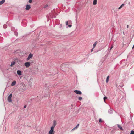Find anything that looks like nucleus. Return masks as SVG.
<instances>
[{
	"label": "nucleus",
	"mask_w": 134,
	"mask_h": 134,
	"mask_svg": "<svg viewBox=\"0 0 134 134\" xmlns=\"http://www.w3.org/2000/svg\"><path fill=\"white\" fill-rule=\"evenodd\" d=\"M122 62H123V61H120V64H121V63H122Z\"/></svg>",
	"instance_id": "nucleus-35"
},
{
	"label": "nucleus",
	"mask_w": 134,
	"mask_h": 134,
	"mask_svg": "<svg viewBox=\"0 0 134 134\" xmlns=\"http://www.w3.org/2000/svg\"><path fill=\"white\" fill-rule=\"evenodd\" d=\"M11 30L12 31H16V29L14 27H12L11 28Z\"/></svg>",
	"instance_id": "nucleus-18"
},
{
	"label": "nucleus",
	"mask_w": 134,
	"mask_h": 134,
	"mask_svg": "<svg viewBox=\"0 0 134 134\" xmlns=\"http://www.w3.org/2000/svg\"><path fill=\"white\" fill-rule=\"evenodd\" d=\"M16 84V82L15 81H14L12 82L11 84V85L12 86H14Z\"/></svg>",
	"instance_id": "nucleus-8"
},
{
	"label": "nucleus",
	"mask_w": 134,
	"mask_h": 134,
	"mask_svg": "<svg viewBox=\"0 0 134 134\" xmlns=\"http://www.w3.org/2000/svg\"><path fill=\"white\" fill-rule=\"evenodd\" d=\"M12 96V94H10L8 97V100L9 102H11L12 101L11 98Z\"/></svg>",
	"instance_id": "nucleus-4"
},
{
	"label": "nucleus",
	"mask_w": 134,
	"mask_h": 134,
	"mask_svg": "<svg viewBox=\"0 0 134 134\" xmlns=\"http://www.w3.org/2000/svg\"><path fill=\"white\" fill-rule=\"evenodd\" d=\"M97 0H93V5H96L97 3Z\"/></svg>",
	"instance_id": "nucleus-15"
},
{
	"label": "nucleus",
	"mask_w": 134,
	"mask_h": 134,
	"mask_svg": "<svg viewBox=\"0 0 134 134\" xmlns=\"http://www.w3.org/2000/svg\"><path fill=\"white\" fill-rule=\"evenodd\" d=\"M75 129H76V128H75H75H73L72 129V130H74Z\"/></svg>",
	"instance_id": "nucleus-33"
},
{
	"label": "nucleus",
	"mask_w": 134,
	"mask_h": 134,
	"mask_svg": "<svg viewBox=\"0 0 134 134\" xmlns=\"http://www.w3.org/2000/svg\"><path fill=\"white\" fill-rule=\"evenodd\" d=\"M107 98L106 97V96H105L104 97V98H103V99H104V101L105 102V100L107 99Z\"/></svg>",
	"instance_id": "nucleus-24"
},
{
	"label": "nucleus",
	"mask_w": 134,
	"mask_h": 134,
	"mask_svg": "<svg viewBox=\"0 0 134 134\" xmlns=\"http://www.w3.org/2000/svg\"><path fill=\"white\" fill-rule=\"evenodd\" d=\"M117 126L119 128H120V130H123V129L122 128L121 126L120 125H119V124H117Z\"/></svg>",
	"instance_id": "nucleus-11"
},
{
	"label": "nucleus",
	"mask_w": 134,
	"mask_h": 134,
	"mask_svg": "<svg viewBox=\"0 0 134 134\" xmlns=\"http://www.w3.org/2000/svg\"><path fill=\"white\" fill-rule=\"evenodd\" d=\"M109 76H107L106 79V83H107L109 81Z\"/></svg>",
	"instance_id": "nucleus-17"
},
{
	"label": "nucleus",
	"mask_w": 134,
	"mask_h": 134,
	"mask_svg": "<svg viewBox=\"0 0 134 134\" xmlns=\"http://www.w3.org/2000/svg\"><path fill=\"white\" fill-rule=\"evenodd\" d=\"M3 27L4 28H6L7 27V25H4Z\"/></svg>",
	"instance_id": "nucleus-21"
},
{
	"label": "nucleus",
	"mask_w": 134,
	"mask_h": 134,
	"mask_svg": "<svg viewBox=\"0 0 134 134\" xmlns=\"http://www.w3.org/2000/svg\"><path fill=\"white\" fill-rule=\"evenodd\" d=\"M102 122V120L100 118L99 119V122Z\"/></svg>",
	"instance_id": "nucleus-29"
},
{
	"label": "nucleus",
	"mask_w": 134,
	"mask_h": 134,
	"mask_svg": "<svg viewBox=\"0 0 134 134\" xmlns=\"http://www.w3.org/2000/svg\"><path fill=\"white\" fill-rule=\"evenodd\" d=\"M32 0H29V2L30 3H31L32 2Z\"/></svg>",
	"instance_id": "nucleus-31"
},
{
	"label": "nucleus",
	"mask_w": 134,
	"mask_h": 134,
	"mask_svg": "<svg viewBox=\"0 0 134 134\" xmlns=\"http://www.w3.org/2000/svg\"><path fill=\"white\" fill-rule=\"evenodd\" d=\"M51 14H52L51 13H49V16H50L49 17H50V18H53V16H52L51 15Z\"/></svg>",
	"instance_id": "nucleus-22"
},
{
	"label": "nucleus",
	"mask_w": 134,
	"mask_h": 134,
	"mask_svg": "<svg viewBox=\"0 0 134 134\" xmlns=\"http://www.w3.org/2000/svg\"><path fill=\"white\" fill-rule=\"evenodd\" d=\"M14 33L15 34V35L16 36H18V33L17 32H16V31H14Z\"/></svg>",
	"instance_id": "nucleus-20"
},
{
	"label": "nucleus",
	"mask_w": 134,
	"mask_h": 134,
	"mask_svg": "<svg viewBox=\"0 0 134 134\" xmlns=\"http://www.w3.org/2000/svg\"><path fill=\"white\" fill-rule=\"evenodd\" d=\"M120 86L121 87H122L123 86V83H121L120 84Z\"/></svg>",
	"instance_id": "nucleus-23"
},
{
	"label": "nucleus",
	"mask_w": 134,
	"mask_h": 134,
	"mask_svg": "<svg viewBox=\"0 0 134 134\" xmlns=\"http://www.w3.org/2000/svg\"><path fill=\"white\" fill-rule=\"evenodd\" d=\"M49 21V20H47V21Z\"/></svg>",
	"instance_id": "nucleus-37"
},
{
	"label": "nucleus",
	"mask_w": 134,
	"mask_h": 134,
	"mask_svg": "<svg viewBox=\"0 0 134 134\" xmlns=\"http://www.w3.org/2000/svg\"><path fill=\"white\" fill-rule=\"evenodd\" d=\"M128 27H129V25H127V28H128Z\"/></svg>",
	"instance_id": "nucleus-36"
},
{
	"label": "nucleus",
	"mask_w": 134,
	"mask_h": 134,
	"mask_svg": "<svg viewBox=\"0 0 134 134\" xmlns=\"http://www.w3.org/2000/svg\"><path fill=\"white\" fill-rule=\"evenodd\" d=\"M17 74L19 75L22 74L21 71L19 70H18L17 71Z\"/></svg>",
	"instance_id": "nucleus-9"
},
{
	"label": "nucleus",
	"mask_w": 134,
	"mask_h": 134,
	"mask_svg": "<svg viewBox=\"0 0 134 134\" xmlns=\"http://www.w3.org/2000/svg\"><path fill=\"white\" fill-rule=\"evenodd\" d=\"M130 134H134V131L133 130H132L131 131Z\"/></svg>",
	"instance_id": "nucleus-26"
},
{
	"label": "nucleus",
	"mask_w": 134,
	"mask_h": 134,
	"mask_svg": "<svg viewBox=\"0 0 134 134\" xmlns=\"http://www.w3.org/2000/svg\"><path fill=\"white\" fill-rule=\"evenodd\" d=\"M56 125V122L55 121H54L53 124V126L52 127H53V128L54 129V128L55 127Z\"/></svg>",
	"instance_id": "nucleus-13"
},
{
	"label": "nucleus",
	"mask_w": 134,
	"mask_h": 134,
	"mask_svg": "<svg viewBox=\"0 0 134 134\" xmlns=\"http://www.w3.org/2000/svg\"><path fill=\"white\" fill-rule=\"evenodd\" d=\"M113 45H112L111 46V47L110 48V51L111 50V49H112V48H113Z\"/></svg>",
	"instance_id": "nucleus-27"
},
{
	"label": "nucleus",
	"mask_w": 134,
	"mask_h": 134,
	"mask_svg": "<svg viewBox=\"0 0 134 134\" xmlns=\"http://www.w3.org/2000/svg\"><path fill=\"white\" fill-rule=\"evenodd\" d=\"M15 63V62L14 61L12 62L11 64V66L12 67L13 65H14Z\"/></svg>",
	"instance_id": "nucleus-16"
},
{
	"label": "nucleus",
	"mask_w": 134,
	"mask_h": 134,
	"mask_svg": "<svg viewBox=\"0 0 134 134\" xmlns=\"http://www.w3.org/2000/svg\"><path fill=\"white\" fill-rule=\"evenodd\" d=\"M124 4H122L118 8V9H120L123 6H124Z\"/></svg>",
	"instance_id": "nucleus-19"
},
{
	"label": "nucleus",
	"mask_w": 134,
	"mask_h": 134,
	"mask_svg": "<svg viewBox=\"0 0 134 134\" xmlns=\"http://www.w3.org/2000/svg\"><path fill=\"white\" fill-rule=\"evenodd\" d=\"M31 8V6L30 5H27L26 6V7L25 8V9L26 10H28Z\"/></svg>",
	"instance_id": "nucleus-7"
},
{
	"label": "nucleus",
	"mask_w": 134,
	"mask_h": 134,
	"mask_svg": "<svg viewBox=\"0 0 134 134\" xmlns=\"http://www.w3.org/2000/svg\"><path fill=\"white\" fill-rule=\"evenodd\" d=\"M25 65L27 68L29 67L30 65V62H27L25 63Z\"/></svg>",
	"instance_id": "nucleus-3"
},
{
	"label": "nucleus",
	"mask_w": 134,
	"mask_h": 134,
	"mask_svg": "<svg viewBox=\"0 0 134 134\" xmlns=\"http://www.w3.org/2000/svg\"><path fill=\"white\" fill-rule=\"evenodd\" d=\"M5 0H2L0 1V5L4 3L5 2Z\"/></svg>",
	"instance_id": "nucleus-12"
},
{
	"label": "nucleus",
	"mask_w": 134,
	"mask_h": 134,
	"mask_svg": "<svg viewBox=\"0 0 134 134\" xmlns=\"http://www.w3.org/2000/svg\"><path fill=\"white\" fill-rule=\"evenodd\" d=\"M79 126V124H77L76 126L75 127V128H76V129H77Z\"/></svg>",
	"instance_id": "nucleus-28"
},
{
	"label": "nucleus",
	"mask_w": 134,
	"mask_h": 134,
	"mask_svg": "<svg viewBox=\"0 0 134 134\" xmlns=\"http://www.w3.org/2000/svg\"><path fill=\"white\" fill-rule=\"evenodd\" d=\"M113 110L110 108V109L108 110V113L110 114H112L113 113Z\"/></svg>",
	"instance_id": "nucleus-10"
},
{
	"label": "nucleus",
	"mask_w": 134,
	"mask_h": 134,
	"mask_svg": "<svg viewBox=\"0 0 134 134\" xmlns=\"http://www.w3.org/2000/svg\"><path fill=\"white\" fill-rule=\"evenodd\" d=\"M26 105H24V108H26Z\"/></svg>",
	"instance_id": "nucleus-34"
},
{
	"label": "nucleus",
	"mask_w": 134,
	"mask_h": 134,
	"mask_svg": "<svg viewBox=\"0 0 134 134\" xmlns=\"http://www.w3.org/2000/svg\"><path fill=\"white\" fill-rule=\"evenodd\" d=\"M74 92L77 94H82V92L80 91L75 90L74 91Z\"/></svg>",
	"instance_id": "nucleus-5"
},
{
	"label": "nucleus",
	"mask_w": 134,
	"mask_h": 134,
	"mask_svg": "<svg viewBox=\"0 0 134 134\" xmlns=\"http://www.w3.org/2000/svg\"><path fill=\"white\" fill-rule=\"evenodd\" d=\"M71 21L70 20H69L68 21H66V25H68V27H71L72 26V25H71Z\"/></svg>",
	"instance_id": "nucleus-1"
},
{
	"label": "nucleus",
	"mask_w": 134,
	"mask_h": 134,
	"mask_svg": "<svg viewBox=\"0 0 134 134\" xmlns=\"http://www.w3.org/2000/svg\"><path fill=\"white\" fill-rule=\"evenodd\" d=\"M98 42L97 41H96L93 45V48H94Z\"/></svg>",
	"instance_id": "nucleus-14"
},
{
	"label": "nucleus",
	"mask_w": 134,
	"mask_h": 134,
	"mask_svg": "<svg viewBox=\"0 0 134 134\" xmlns=\"http://www.w3.org/2000/svg\"><path fill=\"white\" fill-rule=\"evenodd\" d=\"M94 48H93H93L91 49V52H92V51H93V49H94Z\"/></svg>",
	"instance_id": "nucleus-32"
},
{
	"label": "nucleus",
	"mask_w": 134,
	"mask_h": 134,
	"mask_svg": "<svg viewBox=\"0 0 134 134\" xmlns=\"http://www.w3.org/2000/svg\"><path fill=\"white\" fill-rule=\"evenodd\" d=\"M33 56V55L31 53L30 54L27 58V60H28L30 58H32V57Z\"/></svg>",
	"instance_id": "nucleus-6"
},
{
	"label": "nucleus",
	"mask_w": 134,
	"mask_h": 134,
	"mask_svg": "<svg viewBox=\"0 0 134 134\" xmlns=\"http://www.w3.org/2000/svg\"><path fill=\"white\" fill-rule=\"evenodd\" d=\"M48 6V5L47 4L44 7L45 8H46Z\"/></svg>",
	"instance_id": "nucleus-30"
},
{
	"label": "nucleus",
	"mask_w": 134,
	"mask_h": 134,
	"mask_svg": "<svg viewBox=\"0 0 134 134\" xmlns=\"http://www.w3.org/2000/svg\"><path fill=\"white\" fill-rule=\"evenodd\" d=\"M49 134H54L55 131H54V128L53 127H51L50 130L49 131Z\"/></svg>",
	"instance_id": "nucleus-2"
},
{
	"label": "nucleus",
	"mask_w": 134,
	"mask_h": 134,
	"mask_svg": "<svg viewBox=\"0 0 134 134\" xmlns=\"http://www.w3.org/2000/svg\"><path fill=\"white\" fill-rule=\"evenodd\" d=\"M82 99V97H79L78 98V99L79 100H81V99Z\"/></svg>",
	"instance_id": "nucleus-25"
}]
</instances>
